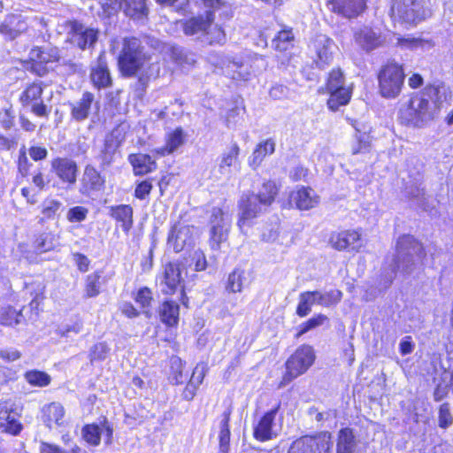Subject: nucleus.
Returning a JSON list of instances; mask_svg holds the SVG:
<instances>
[{
    "mask_svg": "<svg viewBox=\"0 0 453 453\" xmlns=\"http://www.w3.org/2000/svg\"><path fill=\"white\" fill-rule=\"evenodd\" d=\"M314 52L313 59L319 68H325L333 60L334 42L326 35H319L311 45Z\"/></svg>",
    "mask_w": 453,
    "mask_h": 453,
    "instance_id": "4468645a",
    "label": "nucleus"
},
{
    "mask_svg": "<svg viewBox=\"0 0 453 453\" xmlns=\"http://www.w3.org/2000/svg\"><path fill=\"white\" fill-rule=\"evenodd\" d=\"M226 74L234 80L246 81L249 79L250 73L247 65L232 59V61H228Z\"/></svg>",
    "mask_w": 453,
    "mask_h": 453,
    "instance_id": "c03bdc74",
    "label": "nucleus"
},
{
    "mask_svg": "<svg viewBox=\"0 0 453 453\" xmlns=\"http://www.w3.org/2000/svg\"><path fill=\"white\" fill-rule=\"evenodd\" d=\"M240 148L236 143H233L219 158V172L221 175L230 177L234 172L239 171L241 163L238 158Z\"/></svg>",
    "mask_w": 453,
    "mask_h": 453,
    "instance_id": "4be33fe9",
    "label": "nucleus"
},
{
    "mask_svg": "<svg viewBox=\"0 0 453 453\" xmlns=\"http://www.w3.org/2000/svg\"><path fill=\"white\" fill-rule=\"evenodd\" d=\"M328 321V318L324 314H317L308 319L307 321L303 322L299 326V332L297 333L296 336L299 337L310 330H312L316 327H319L322 325H324L326 322Z\"/></svg>",
    "mask_w": 453,
    "mask_h": 453,
    "instance_id": "864d4df0",
    "label": "nucleus"
},
{
    "mask_svg": "<svg viewBox=\"0 0 453 453\" xmlns=\"http://www.w3.org/2000/svg\"><path fill=\"white\" fill-rule=\"evenodd\" d=\"M129 162L136 175L147 174L156 169L157 164L147 154H132L129 156Z\"/></svg>",
    "mask_w": 453,
    "mask_h": 453,
    "instance_id": "473e14b6",
    "label": "nucleus"
},
{
    "mask_svg": "<svg viewBox=\"0 0 453 453\" xmlns=\"http://www.w3.org/2000/svg\"><path fill=\"white\" fill-rule=\"evenodd\" d=\"M181 268L179 264L169 263L165 265L160 279L161 291L165 295H173L179 288L182 290Z\"/></svg>",
    "mask_w": 453,
    "mask_h": 453,
    "instance_id": "aec40b11",
    "label": "nucleus"
},
{
    "mask_svg": "<svg viewBox=\"0 0 453 453\" xmlns=\"http://www.w3.org/2000/svg\"><path fill=\"white\" fill-rule=\"evenodd\" d=\"M51 169L64 182H76L78 167L76 163L67 157H57L51 161Z\"/></svg>",
    "mask_w": 453,
    "mask_h": 453,
    "instance_id": "5701e85b",
    "label": "nucleus"
},
{
    "mask_svg": "<svg viewBox=\"0 0 453 453\" xmlns=\"http://www.w3.org/2000/svg\"><path fill=\"white\" fill-rule=\"evenodd\" d=\"M42 92L43 87L41 81L32 82L22 91L19 101L23 106H29L31 111L37 117L48 118L50 110L42 100Z\"/></svg>",
    "mask_w": 453,
    "mask_h": 453,
    "instance_id": "6e6552de",
    "label": "nucleus"
},
{
    "mask_svg": "<svg viewBox=\"0 0 453 453\" xmlns=\"http://www.w3.org/2000/svg\"><path fill=\"white\" fill-rule=\"evenodd\" d=\"M210 44H223L226 42V34L219 26H211L205 34Z\"/></svg>",
    "mask_w": 453,
    "mask_h": 453,
    "instance_id": "5fc2aeb1",
    "label": "nucleus"
},
{
    "mask_svg": "<svg viewBox=\"0 0 453 453\" xmlns=\"http://www.w3.org/2000/svg\"><path fill=\"white\" fill-rule=\"evenodd\" d=\"M278 193V188L273 181H266L262 185V188L257 194H255L257 197L258 202L265 206L266 209L274 201V198Z\"/></svg>",
    "mask_w": 453,
    "mask_h": 453,
    "instance_id": "ea45409f",
    "label": "nucleus"
},
{
    "mask_svg": "<svg viewBox=\"0 0 453 453\" xmlns=\"http://www.w3.org/2000/svg\"><path fill=\"white\" fill-rule=\"evenodd\" d=\"M93 101L94 95L88 91L84 92L81 99L70 104L72 118L76 121L85 120L88 117Z\"/></svg>",
    "mask_w": 453,
    "mask_h": 453,
    "instance_id": "c85d7f7f",
    "label": "nucleus"
},
{
    "mask_svg": "<svg viewBox=\"0 0 453 453\" xmlns=\"http://www.w3.org/2000/svg\"><path fill=\"white\" fill-rule=\"evenodd\" d=\"M109 352V348L106 343L99 342L95 344L90 349V359L91 361L95 360H103L106 357Z\"/></svg>",
    "mask_w": 453,
    "mask_h": 453,
    "instance_id": "052dcab7",
    "label": "nucleus"
},
{
    "mask_svg": "<svg viewBox=\"0 0 453 453\" xmlns=\"http://www.w3.org/2000/svg\"><path fill=\"white\" fill-rule=\"evenodd\" d=\"M68 40L81 50L92 47L98 37L96 29L85 27L83 24L72 20L67 22Z\"/></svg>",
    "mask_w": 453,
    "mask_h": 453,
    "instance_id": "9d476101",
    "label": "nucleus"
},
{
    "mask_svg": "<svg viewBox=\"0 0 453 453\" xmlns=\"http://www.w3.org/2000/svg\"><path fill=\"white\" fill-rule=\"evenodd\" d=\"M214 15L212 12H206L204 15L193 17L180 22V26L187 35L200 36L212 25Z\"/></svg>",
    "mask_w": 453,
    "mask_h": 453,
    "instance_id": "412c9836",
    "label": "nucleus"
},
{
    "mask_svg": "<svg viewBox=\"0 0 453 453\" xmlns=\"http://www.w3.org/2000/svg\"><path fill=\"white\" fill-rule=\"evenodd\" d=\"M209 62L222 70H224V73H226V65L228 64V61H232V59L229 57L224 56L221 53L219 52H212L208 57Z\"/></svg>",
    "mask_w": 453,
    "mask_h": 453,
    "instance_id": "680f3d73",
    "label": "nucleus"
},
{
    "mask_svg": "<svg viewBox=\"0 0 453 453\" xmlns=\"http://www.w3.org/2000/svg\"><path fill=\"white\" fill-rule=\"evenodd\" d=\"M119 146V141L113 133L106 135L104 145L96 156L101 169L109 167L114 160L117 150Z\"/></svg>",
    "mask_w": 453,
    "mask_h": 453,
    "instance_id": "393cba45",
    "label": "nucleus"
},
{
    "mask_svg": "<svg viewBox=\"0 0 453 453\" xmlns=\"http://www.w3.org/2000/svg\"><path fill=\"white\" fill-rule=\"evenodd\" d=\"M318 304V298L315 291L303 292L299 295V303L296 308V314L299 317H305L311 311L313 304Z\"/></svg>",
    "mask_w": 453,
    "mask_h": 453,
    "instance_id": "a19ab883",
    "label": "nucleus"
},
{
    "mask_svg": "<svg viewBox=\"0 0 453 453\" xmlns=\"http://www.w3.org/2000/svg\"><path fill=\"white\" fill-rule=\"evenodd\" d=\"M123 11L127 16L137 20L146 18L149 12L146 0H125Z\"/></svg>",
    "mask_w": 453,
    "mask_h": 453,
    "instance_id": "72a5a7b5",
    "label": "nucleus"
},
{
    "mask_svg": "<svg viewBox=\"0 0 453 453\" xmlns=\"http://www.w3.org/2000/svg\"><path fill=\"white\" fill-rule=\"evenodd\" d=\"M277 409L266 412L259 420L257 426L254 429V436L257 440L265 441L275 436L273 431L274 418L276 416Z\"/></svg>",
    "mask_w": 453,
    "mask_h": 453,
    "instance_id": "bb28decb",
    "label": "nucleus"
},
{
    "mask_svg": "<svg viewBox=\"0 0 453 453\" xmlns=\"http://www.w3.org/2000/svg\"><path fill=\"white\" fill-rule=\"evenodd\" d=\"M134 300L137 303H139L142 308H148L150 305L152 301V294L151 291L148 288H143L140 289Z\"/></svg>",
    "mask_w": 453,
    "mask_h": 453,
    "instance_id": "e2e57ef3",
    "label": "nucleus"
},
{
    "mask_svg": "<svg viewBox=\"0 0 453 453\" xmlns=\"http://www.w3.org/2000/svg\"><path fill=\"white\" fill-rule=\"evenodd\" d=\"M195 228L180 221L175 223L169 233L167 244L175 252L181 251L186 246L194 242Z\"/></svg>",
    "mask_w": 453,
    "mask_h": 453,
    "instance_id": "f8f14e48",
    "label": "nucleus"
},
{
    "mask_svg": "<svg viewBox=\"0 0 453 453\" xmlns=\"http://www.w3.org/2000/svg\"><path fill=\"white\" fill-rule=\"evenodd\" d=\"M367 0H329L331 11L345 19H356L366 9Z\"/></svg>",
    "mask_w": 453,
    "mask_h": 453,
    "instance_id": "f3484780",
    "label": "nucleus"
},
{
    "mask_svg": "<svg viewBox=\"0 0 453 453\" xmlns=\"http://www.w3.org/2000/svg\"><path fill=\"white\" fill-rule=\"evenodd\" d=\"M90 79L98 88H107L111 84V78L104 52L98 57L96 65L92 67Z\"/></svg>",
    "mask_w": 453,
    "mask_h": 453,
    "instance_id": "a878e982",
    "label": "nucleus"
},
{
    "mask_svg": "<svg viewBox=\"0 0 453 453\" xmlns=\"http://www.w3.org/2000/svg\"><path fill=\"white\" fill-rule=\"evenodd\" d=\"M355 42L365 50H372L383 44L385 38L379 28L367 26L357 28L354 33Z\"/></svg>",
    "mask_w": 453,
    "mask_h": 453,
    "instance_id": "6ab92c4d",
    "label": "nucleus"
},
{
    "mask_svg": "<svg viewBox=\"0 0 453 453\" xmlns=\"http://www.w3.org/2000/svg\"><path fill=\"white\" fill-rule=\"evenodd\" d=\"M179 305L172 301H165L162 303L159 310L161 321L168 326H173L179 321Z\"/></svg>",
    "mask_w": 453,
    "mask_h": 453,
    "instance_id": "c9c22d12",
    "label": "nucleus"
},
{
    "mask_svg": "<svg viewBox=\"0 0 453 453\" xmlns=\"http://www.w3.org/2000/svg\"><path fill=\"white\" fill-rule=\"evenodd\" d=\"M311 453H332L334 441L329 432H320L307 435Z\"/></svg>",
    "mask_w": 453,
    "mask_h": 453,
    "instance_id": "2f4dec72",
    "label": "nucleus"
},
{
    "mask_svg": "<svg viewBox=\"0 0 453 453\" xmlns=\"http://www.w3.org/2000/svg\"><path fill=\"white\" fill-rule=\"evenodd\" d=\"M330 242L337 250L358 252L364 247L362 233L359 230H345L333 234Z\"/></svg>",
    "mask_w": 453,
    "mask_h": 453,
    "instance_id": "ddd939ff",
    "label": "nucleus"
},
{
    "mask_svg": "<svg viewBox=\"0 0 453 453\" xmlns=\"http://www.w3.org/2000/svg\"><path fill=\"white\" fill-rule=\"evenodd\" d=\"M171 363V375L170 379L174 384H182L187 379V374L183 372L184 365L181 359L178 357H173L170 360Z\"/></svg>",
    "mask_w": 453,
    "mask_h": 453,
    "instance_id": "09e8293b",
    "label": "nucleus"
},
{
    "mask_svg": "<svg viewBox=\"0 0 453 453\" xmlns=\"http://www.w3.org/2000/svg\"><path fill=\"white\" fill-rule=\"evenodd\" d=\"M29 58L32 62L30 70L39 76H43L48 72L46 65L59 61L60 54L57 48H34L29 52Z\"/></svg>",
    "mask_w": 453,
    "mask_h": 453,
    "instance_id": "9b49d317",
    "label": "nucleus"
},
{
    "mask_svg": "<svg viewBox=\"0 0 453 453\" xmlns=\"http://www.w3.org/2000/svg\"><path fill=\"white\" fill-rule=\"evenodd\" d=\"M326 91L330 94L327 105L333 111L349 102L352 91L344 85V76L341 69H334L329 73Z\"/></svg>",
    "mask_w": 453,
    "mask_h": 453,
    "instance_id": "423d86ee",
    "label": "nucleus"
},
{
    "mask_svg": "<svg viewBox=\"0 0 453 453\" xmlns=\"http://www.w3.org/2000/svg\"><path fill=\"white\" fill-rule=\"evenodd\" d=\"M398 45L411 50H430L434 47V42L430 38L407 36L398 38Z\"/></svg>",
    "mask_w": 453,
    "mask_h": 453,
    "instance_id": "f704fd0d",
    "label": "nucleus"
},
{
    "mask_svg": "<svg viewBox=\"0 0 453 453\" xmlns=\"http://www.w3.org/2000/svg\"><path fill=\"white\" fill-rule=\"evenodd\" d=\"M294 38L291 29H283L273 40V46L276 50L286 51L293 46Z\"/></svg>",
    "mask_w": 453,
    "mask_h": 453,
    "instance_id": "a18cd8bd",
    "label": "nucleus"
},
{
    "mask_svg": "<svg viewBox=\"0 0 453 453\" xmlns=\"http://www.w3.org/2000/svg\"><path fill=\"white\" fill-rule=\"evenodd\" d=\"M110 215L116 221L121 223V227L126 234L131 230L134 225V211L128 204L111 206Z\"/></svg>",
    "mask_w": 453,
    "mask_h": 453,
    "instance_id": "c756f323",
    "label": "nucleus"
},
{
    "mask_svg": "<svg viewBox=\"0 0 453 453\" xmlns=\"http://www.w3.org/2000/svg\"><path fill=\"white\" fill-rule=\"evenodd\" d=\"M356 129V140L357 144H354L351 148V153L353 155L358 153H365L369 150L372 142V137L369 133L365 130V128H361L359 126H354Z\"/></svg>",
    "mask_w": 453,
    "mask_h": 453,
    "instance_id": "58836bf2",
    "label": "nucleus"
},
{
    "mask_svg": "<svg viewBox=\"0 0 453 453\" xmlns=\"http://www.w3.org/2000/svg\"><path fill=\"white\" fill-rule=\"evenodd\" d=\"M316 358L314 349L310 345H302L288 357L286 362V372L280 385H286L305 373L313 365Z\"/></svg>",
    "mask_w": 453,
    "mask_h": 453,
    "instance_id": "39448f33",
    "label": "nucleus"
},
{
    "mask_svg": "<svg viewBox=\"0 0 453 453\" xmlns=\"http://www.w3.org/2000/svg\"><path fill=\"white\" fill-rule=\"evenodd\" d=\"M311 447H310V443L308 441L307 435L302 436L296 441H294L288 453H311Z\"/></svg>",
    "mask_w": 453,
    "mask_h": 453,
    "instance_id": "6e6d98bb",
    "label": "nucleus"
},
{
    "mask_svg": "<svg viewBox=\"0 0 453 453\" xmlns=\"http://www.w3.org/2000/svg\"><path fill=\"white\" fill-rule=\"evenodd\" d=\"M425 257L421 243L411 235L401 236L396 244L395 269L403 274L412 273Z\"/></svg>",
    "mask_w": 453,
    "mask_h": 453,
    "instance_id": "7ed1b4c3",
    "label": "nucleus"
},
{
    "mask_svg": "<svg viewBox=\"0 0 453 453\" xmlns=\"http://www.w3.org/2000/svg\"><path fill=\"white\" fill-rule=\"evenodd\" d=\"M185 142V135L181 128H176L173 133L169 134L165 147L157 150V153L160 156L170 154L180 147Z\"/></svg>",
    "mask_w": 453,
    "mask_h": 453,
    "instance_id": "4c0bfd02",
    "label": "nucleus"
},
{
    "mask_svg": "<svg viewBox=\"0 0 453 453\" xmlns=\"http://www.w3.org/2000/svg\"><path fill=\"white\" fill-rule=\"evenodd\" d=\"M390 15L395 20L412 24L426 19V12L420 0H393Z\"/></svg>",
    "mask_w": 453,
    "mask_h": 453,
    "instance_id": "0eeeda50",
    "label": "nucleus"
},
{
    "mask_svg": "<svg viewBox=\"0 0 453 453\" xmlns=\"http://www.w3.org/2000/svg\"><path fill=\"white\" fill-rule=\"evenodd\" d=\"M172 57L174 61H176L181 66H185L186 65H192L196 63L194 55L184 54L182 50L179 49H173Z\"/></svg>",
    "mask_w": 453,
    "mask_h": 453,
    "instance_id": "13d9d810",
    "label": "nucleus"
},
{
    "mask_svg": "<svg viewBox=\"0 0 453 453\" xmlns=\"http://www.w3.org/2000/svg\"><path fill=\"white\" fill-rule=\"evenodd\" d=\"M64 209L60 201L52 198H47L42 203V214L45 219H54L59 215Z\"/></svg>",
    "mask_w": 453,
    "mask_h": 453,
    "instance_id": "8fccbe9b",
    "label": "nucleus"
},
{
    "mask_svg": "<svg viewBox=\"0 0 453 453\" xmlns=\"http://www.w3.org/2000/svg\"><path fill=\"white\" fill-rule=\"evenodd\" d=\"M275 150V143L272 140H266L259 143L254 150L252 155L249 159V164L251 167H257L264 158L271 155Z\"/></svg>",
    "mask_w": 453,
    "mask_h": 453,
    "instance_id": "e433bc0d",
    "label": "nucleus"
},
{
    "mask_svg": "<svg viewBox=\"0 0 453 453\" xmlns=\"http://www.w3.org/2000/svg\"><path fill=\"white\" fill-rule=\"evenodd\" d=\"M151 188L152 184L150 181H142L136 186L134 195L137 198L142 200L150 193Z\"/></svg>",
    "mask_w": 453,
    "mask_h": 453,
    "instance_id": "338daca9",
    "label": "nucleus"
},
{
    "mask_svg": "<svg viewBox=\"0 0 453 453\" xmlns=\"http://www.w3.org/2000/svg\"><path fill=\"white\" fill-rule=\"evenodd\" d=\"M315 295L317 296L318 298V304L325 307H329L331 305L338 303L342 297V291L337 289L330 290L326 293L315 291Z\"/></svg>",
    "mask_w": 453,
    "mask_h": 453,
    "instance_id": "603ef678",
    "label": "nucleus"
},
{
    "mask_svg": "<svg viewBox=\"0 0 453 453\" xmlns=\"http://www.w3.org/2000/svg\"><path fill=\"white\" fill-rule=\"evenodd\" d=\"M65 408L59 403H50L42 409V419L44 425L50 429H57L65 423Z\"/></svg>",
    "mask_w": 453,
    "mask_h": 453,
    "instance_id": "b1692460",
    "label": "nucleus"
},
{
    "mask_svg": "<svg viewBox=\"0 0 453 453\" xmlns=\"http://www.w3.org/2000/svg\"><path fill=\"white\" fill-rule=\"evenodd\" d=\"M289 203L301 211H308L315 208L319 203V196L309 187L298 186L289 193Z\"/></svg>",
    "mask_w": 453,
    "mask_h": 453,
    "instance_id": "dca6fc26",
    "label": "nucleus"
},
{
    "mask_svg": "<svg viewBox=\"0 0 453 453\" xmlns=\"http://www.w3.org/2000/svg\"><path fill=\"white\" fill-rule=\"evenodd\" d=\"M112 434L113 429L106 419H104L100 424H90L82 428L83 439L93 446L100 444L101 436L104 437L106 444H111Z\"/></svg>",
    "mask_w": 453,
    "mask_h": 453,
    "instance_id": "a211bd4d",
    "label": "nucleus"
},
{
    "mask_svg": "<svg viewBox=\"0 0 453 453\" xmlns=\"http://www.w3.org/2000/svg\"><path fill=\"white\" fill-rule=\"evenodd\" d=\"M26 380L35 387H46L50 383L51 378L44 372L32 370L25 373Z\"/></svg>",
    "mask_w": 453,
    "mask_h": 453,
    "instance_id": "3c124183",
    "label": "nucleus"
},
{
    "mask_svg": "<svg viewBox=\"0 0 453 453\" xmlns=\"http://www.w3.org/2000/svg\"><path fill=\"white\" fill-rule=\"evenodd\" d=\"M20 352L15 349H0V357L4 361L13 362L20 358Z\"/></svg>",
    "mask_w": 453,
    "mask_h": 453,
    "instance_id": "774afa93",
    "label": "nucleus"
},
{
    "mask_svg": "<svg viewBox=\"0 0 453 453\" xmlns=\"http://www.w3.org/2000/svg\"><path fill=\"white\" fill-rule=\"evenodd\" d=\"M357 440L350 428L339 431L336 441V453H357Z\"/></svg>",
    "mask_w": 453,
    "mask_h": 453,
    "instance_id": "7c9ffc66",
    "label": "nucleus"
},
{
    "mask_svg": "<svg viewBox=\"0 0 453 453\" xmlns=\"http://www.w3.org/2000/svg\"><path fill=\"white\" fill-rule=\"evenodd\" d=\"M240 218L238 226L243 229L247 221L257 217L265 208L258 202L254 193L243 194L239 201Z\"/></svg>",
    "mask_w": 453,
    "mask_h": 453,
    "instance_id": "2eb2a0df",
    "label": "nucleus"
},
{
    "mask_svg": "<svg viewBox=\"0 0 453 453\" xmlns=\"http://www.w3.org/2000/svg\"><path fill=\"white\" fill-rule=\"evenodd\" d=\"M99 277L97 275H90L88 277L86 285V294L88 297H94L99 294Z\"/></svg>",
    "mask_w": 453,
    "mask_h": 453,
    "instance_id": "69168bd1",
    "label": "nucleus"
},
{
    "mask_svg": "<svg viewBox=\"0 0 453 453\" xmlns=\"http://www.w3.org/2000/svg\"><path fill=\"white\" fill-rule=\"evenodd\" d=\"M438 418L439 426L441 428H447L452 424L453 418L448 403H443L440 406Z\"/></svg>",
    "mask_w": 453,
    "mask_h": 453,
    "instance_id": "bf43d9fd",
    "label": "nucleus"
},
{
    "mask_svg": "<svg viewBox=\"0 0 453 453\" xmlns=\"http://www.w3.org/2000/svg\"><path fill=\"white\" fill-rule=\"evenodd\" d=\"M24 319L21 311H17L12 306H6L0 311V324L7 326H14Z\"/></svg>",
    "mask_w": 453,
    "mask_h": 453,
    "instance_id": "37998d69",
    "label": "nucleus"
},
{
    "mask_svg": "<svg viewBox=\"0 0 453 453\" xmlns=\"http://www.w3.org/2000/svg\"><path fill=\"white\" fill-rule=\"evenodd\" d=\"M403 66L395 62H388L379 73V89L385 98H395L402 91L404 82Z\"/></svg>",
    "mask_w": 453,
    "mask_h": 453,
    "instance_id": "20e7f679",
    "label": "nucleus"
},
{
    "mask_svg": "<svg viewBox=\"0 0 453 453\" xmlns=\"http://www.w3.org/2000/svg\"><path fill=\"white\" fill-rule=\"evenodd\" d=\"M22 425L16 419L15 414L4 404H0V432L18 435Z\"/></svg>",
    "mask_w": 453,
    "mask_h": 453,
    "instance_id": "cd10ccee",
    "label": "nucleus"
},
{
    "mask_svg": "<svg viewBox=\"0 0 453 453\" xmlns=\"http://www.w3.org/2000/svg\"><path fill=\"white\" fill-rule=\"evenodd\" d=\"M245 280V272L243 270H234L228 276L226 289L233 293L241 292Z\"/></svg>",
    "mask_w": 453,
    "mask_h": 453,
    "instance_id": "de8ad7c7",
    "label": "nucleus"
},
{
    "mask_svg": "<svg viewBox=\"0 0 453 453\" xmlns=\"http://www.w3.org/2000/svg\"><path fill=\"white\" fill-rule=\"evenodd\" d=\"M82 181L86 187L93 190H99L104 184V180L97 170L90 165L85 168Z\"/></svg>",
    "mask_w": 453,
    "mask_h": 453,
    "instance_id": "79ce46f5",
    "label": "nucleus"
},
{
    "mask_svg": "<svg viewBox=\"0 0 453 453\" xmlns=\"http://www.w3.org/2000/svg\"><path fill=\"white\" fill-rule=\"evenodd\" d=\"M448 89L443 85L426 87L411 96L399 111L401 121L413 127H423L438 113L441 104L447 98Z\"/></svg>",
    "mask_w": 453,
    "mask_h": 453,
    "instance_id": "f257e3e1",
    "label": "nucleus"
},
{
    "mask_svg": "<svg viewBox=\"0 0 453 453\" xmlns=\"http://www.w3.org/2000/svg\"><path fill=\"white\" fill-rule=\"evenodd\" d=\"M25 29V24L19 17L14 15L8 18L4 24L0 26V32L7 35L10 38H15L19 33Z\"/></svg>",
    "mask_w": 453,
    "mask_h": 453,
    "instance_id": "49530a36",
    "label": "nucleus"
},
{
    "mask_svg": "<svg viewBox=\"0 0 453 453\" xmlns=\"http://www.w3.org/2000/svg\"><path fill=\"white\" fill-rule=\"evenodd\" d=\"M88 210L83 206H75L71 208L66 215L70 222H81L86 219Z\"/></svg>",
    "mask_w": 453,
    "mask_h": 453,
    "instance_id": "4d7b16f0",
    "label": "nucleus"
},
{
    "mask_svg": "<svg viewBox=\"0 0 453 453\" xmlns=\"http://www.w3.org/2000/svg\"><path fill=\"white\" fill-rule=\"evenodd\" d=\"M119 66L124 76L137 75L142 87H145L150 79L157 78L160 73L159 63L152 60L151 56L144 51L141 41L134 37L122 40Z\"/></svg>",
    "mask_w": 453,
    "mask_h": 453,
    "instance_id": "f03ea898",
    "label": "nucleus"
},
{
    "mask_svg": "<svg viewBox=\"0 0 453 453\" xmlns=\"http://www.w3.org/2000/svg\"><path fill=\"white\" fill-rule=\"evenodd\" d=\"M210 242L212 248H219L228 235L231 220L222 209L215 207L210 217Z\"/></svg>",
    "mask_w": 453,
    "mask_h": 453,
    "instance_id": "1a4fd4ad",
    "label": "nucleus"
},
{
    "mask_svg": "<svg viewBox=\"0 0 453 453\" xmlns=\"http://www.w3.org/2000/svg\"><path fill=\"white\" fill-rule=\"evenodd\" d=\"M101 5L104 10V12L107 16H111L112 14L117 13L121 8H123L122 4L119 0H102Z\"/></svg>",
    "mask_w": 453,
    "mask_h": 453,
    "instance_id": "0e129e2a",
    "label": "nucleus"
}]
</instances>
